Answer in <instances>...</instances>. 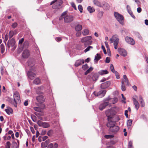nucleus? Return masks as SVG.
Returning <instances> with one entry per match:
<instances>
[{"label":"nucleus","mask_w":148,"mask_h":148,"mask_svg":"<svg viewBox=\"0 0 148 148\" xmlns=\"http://www.w3.org/2000/svg\"><path fill=\"white\" fill-rule=\"evenodd\" d=\"M115 122L110 121H108L106 125L110 128V131L114 133L117 132L119 129V127L115 125Z\"/></svg>","instance_id":"1"},{"label":"nucleus","mask_w":148,"mask_h":148,"mask_svg":"<svg viewBox=\"0 0 148 148\" xmlns=\"http://www.w3.org/2000/svg\"><path fill=\"white\" fill-rule=\"evenodd\" d=\"M116 113V112L113 109L108 110L106 112V114L108 117V121H112L113 116Z\"/></svg>","instance_id":"2"},{"label":"nucleus","mask_w":148,"mask_h":148,"mask_svg":"<svg viewBox=\"0 0 148 148\" xmlns=\"http://www.w3.org/2000/svg\"><path fill=\"white\" fill-rule=\"evenodd\" d=\"M14 103L13 105L14 106L17 107V104L20 103L21 102L19 94L17 92H15L14 94Z\"/></svg>","instance_id":"3"},{"label":"nucleus","mask_w":148,"mask_h":148,"mask_svg":"<svg viewBox=\"0 0 148 148\" xmlns=\"http://www.w3.org/2000/svg\"><path fill=\"white\" fill-rule=\"evenodd\" d=\"M114 16L119 22L121 24L123 25L124 18L123 16L117 12H115L114 13Z\"/></svg>","instance_id":"4"},{"label":"nucleus","mask_w":148,"mask_h":148,"mask_svg":"<svg viewBox=\"0 0 148 148\" xmlns=\"http://www.w3.org/2000/svg\"><path fill=\"white\" fill-rule=\"evenodd\" d=\"M7 45L8 48L12 47V50H14L16 48L15 39L14 38L9 39Z\"/></svg>","instance_id":"5"},{"label":"nucleus","mask_w":148,"mask_h":148,"mask_svg":"<svg viewBox=\"0 0 148 148\" xmlns=\"http://www.w3.org/2000/svg\"><path fill=\"white\" fill-rule=\"evenodd\" d=\"M98 75L97 73L93 72L92 73L88 76V78L90 80H92L93 81H96L98 78Z\"/></svg>","instance_id":"6"},{"label":"nucleus","mask_w":148,"mask_h":148,"mask_svg":"<svg viewBox=\"0 0 148 148\" xmlns=\"http://www.w3.org/2000/svg\"><path fill=\"white\" fill-rule=\"evenodd\" d=\"M106 92V90H100L98 92L95 91L93 92V94L96 96H100L101 97H103L105 96Z\"/></svg>","instance_id":"7"},{"label":"nucleus","mask_w":148,"mask_h":148,"mask_svg":"<svg viewBox=\"0 0 148 148\" xmlns=\"http://www.w3.org/2000/svg\"><path fill=\"white\" fill-rule=\"evenodd\" d=\"M38 63L37 60H36L33 58L29 59L27 62L28 65L31 67H32Z\"/></svg>","instance_id":"8"},{"label":"nucleus","mask_w":148,"mask_h":148,"mask_svg":"<svg viewBox=\"0 0 148 148\" xmlns=\"http://www.w3.org/2000/svg\"><path fill=\"white\" fill-rule=\"evenodd\" d=\"M64 21L65 23H69L72 21L73 20V16L72 15H65L64 16Z\"/></svg>","instance_id":"9"},{"label":"nucleus","mask_w":148,"mask_h":148,"mask_svg":"<svg viewBox=\"0 0 148 148\" xmlns=\"http://www.w3.org/2000/svg\"><path fill=\"white\" fill-rule=\"evenodd\" d=\"M110 102H107L106 100L103 103L100 104L99 107V109L101 110H102L106 106L110 105Z\"/></svg>","instance_id":"10"},{"label":"nucleus","mask_w":148,"mask_h":148,"mask_svg":"<svg viewBox=\"0 0 148 148\" xmlns=\"http://www.w3.org/2000/svg\"><path fill=\"white\" fill-rule=\"evenodd\" d=\"M63 3V1L62 0H59L57 1V2L53 5L52 7L54 9H59L60 6Z\"/></svg>","instance_id":"11"},{"label":"nucleus","mask_w":148,"mask_h":148,"mask_svg":"<svg viewBox=\"0 0 148 148\" xmlns=\"http://www.w3.org/2000/svg\"><path fill=\"white\" fill-rule=\"evenodd\" d=\"M30 55V52L29 50L27 49L24 50L22 54V56L24 58H28Z\"/></svg>","instance_id":"12"},{"label":"nucleus","mask_w":148,"mask_h":148,"mask_svg":"<svg viewBox=\"0 0 148 148\" xmlns=\"http://www.w3.org/2000/svg\"><path fill=\"white\" fill-rule=\"evenodd\" d=\"M118 50L121 55L124 57L127 56V53L125 49L119 48L118 49Z\"/></svg>","instance_id":"13"},{"label":"nucleus","mask_w":148,"mask_h":148,"mask_svg":"<svg viewBox=\"0 0 148 148\" xmlns=\"http://www.w3.org/2000/svg\"><path fill=\"white\" fill-rule=\"evenodd\" d=\"M36 99L37 101L40 104H42L44 103L45 101V99L42 95H39L36 97Z\"/></svg>","instance_id":"14"},{"label":"nucleus","mask_w":148,"mask_h":148,"mask_svg":"<svg viewBox=\"0 0 148 148\" xmlns=\"http://www.w3.org/2000/svg\"><path fill=\"white\" fill-rule=\"evenodd\" d=\"M110 82L109 81H107L102 83L101 84V88L102 89H105L108 87L110 84Z\"/></svg>","instance_id":"15"},{"label":"nucleus","mask_w":148,"mask_h":148,"mask_svg":"<svg viewBox=\"0 0 148 148\" xmlns=\"http://www.w3.org/2000/svg\"><path fill=\"white\" fill-rule=\"evenodd\" d=\"M102 6L101 7L102 8L103 10H109L110 8L109 4L104 1L102 2Z\"/></svg>","instance_id":"16"},{"label":"nucleus","mask_w":148,"mask_h":148,"mask_svg":"<svg viewBox=\"0 0 148 148\" xmlns=\"http://www.w3.org/2000/svg\"><path fill=\"white\" fill-rule=\"evenodd\" d=\"M125 40L127 43L130 44L134 45L135 43V41L132 38H125Z\"/></svg>","instance_id":"17"},{"label":"nucleus","mask_w":148,"mask_h":148,"mask_svg":"<svg viewBox=\"0 0 148 148\" xmlns=\"http://www.w3.org/2000/svg\"><path fill=\"white\" fill-rule=\"evenodd\" d=\"M86 38H83L81 39V42H84V45L85 46L87 45L91 44V42L89 40L86 39Z\"/></svg>","instance_id":"18"},{"label":"nucleus","mask_w":148,"mask_h":148,"mask_svg":"<svg viewBox=\"0 0 148 148\" xmlns=\"http://www.w3.org/2000/svg\"><path fill=\"white\" fill-rule=\"evenodd\" d=\"M118 99L116 98H112L111 99H107L106 100V101L107 102H110V104H114L117 102V101Z\"/></svg>","instance_id":"19"},{"label":"nucleus","mask_w":148,"mask_h":148,"mask_svg":"<svg viewBox=\"0 0 148 148\" xmlns=\"http://www.w3.org/2000/svg\"><path fill=\"white\" fill-rule=\"evenodd\" d=\"M27 75L28 77L31 79L32 80L36 76L35 73L32 71H28L27 73Z\"/></svg>","instance_id":"20"},{"label":"nucleus","mask_w":148,"mask_h":148,"mask_svg":"<svg viewBox=\"0 0 148 148\" xmlns=\"http://www.w3.org/2000/svg\"><path fill=\"white\" fill-rule=\"evenodd\" d=\"M84 63V60L83 59H80L77 60L75 64V65L76 66H78L79 65H81L82 64Z\"/></svg>","instance_id":"21"},{"label":"nucleus","mask_w":148,"mask_h":148,"mask_svg":"<svg viewBox=\"0 0 148 148\" xmlns=\"http://www.w3.org/2000/svg\"><path fill=\"white\" fill-rule=\"evenodd\" d=\"M45 107V106L44 104L42 105V107H34V110L37 112H41L42 110Z\"/></svg>","instance_id":"22"},{"label":"nucleus","mask_w":148,"mask_h":148,"mask_svg":"<svg viewBox=\"0 0 148 148\" xmlns=\"http://www.w3.org/2000/svg\"><path fill=\"white\" fill-rule=\"evenodd\" d=\"M43 89V87L42 86H40L38 87L36 89V92L38 94H42V91Z\"/></svg>","instance_id":"23"},{"label":"nucleus","mask_w":148,"mask_h":148,"mask_svg":"<svg viewBox=\"0 0 148 148\" xmlns=\"http://www.w3.org/2000/svg\"><path fill=\"white\" fill-rule=\"evenodd\" d=\"M133 100L134 103L135 105V108L137 110L139 108V104L135 98H133Z\"/></svg>","instance_id":"24"},{"label":"nucleus","mask_w":148,"mask_h":148,"mask_svg":"<svg viewBox=\"0 0 148 148\" xmlns=\"http://www.w3.org/2000/svg\"><path fill=\"white\" fill-rule=\"evenodd\" d=\"M93 3L95 5L98 7H102V3L99 1L97 0H94L93 1Z\"/></svg>","instance_id":"25"},{"label":"nucleus","mask_w":148,"mask_h":148,"mask_svg":"<svg viewBox=\"0 0 148 148\" xmlns=\"http://www.w3.org/2000/svg\"><path fill=\"white\" fill-rule=\"evenodd\" d=\"M41 82V80L38 77L36 78L33 81V84L37 85L40 84Z\"/></svg>","instance_id":"26"},{"label":"nucleus","mask_w":148,"mask_h":148,"mask_svg":"<svg viewBox=\"0 0 148 148\" xmlns=\"http://www.w3.org/2000/svg\"><path fill=\"white\" fill-rule=\"evenodd\" d=\"M139 99L140 100V101L141 105L142 107H144L145 106V103L142 97L140 95L139 97Z\"/></svg>","instance_id":"27"},{"label":"nucleus","mask_w":148,"mask_h":148,"mask_svg":"<svg viewBox=\"0 0 148 148\" xmlns=\"http://www.w3.org/2000/svg\"><path fill=\"white\" fill-rule=\"evenodd\" d=\"M5 110L9 115H10V114H12L13 112V110L11 108H8V109H5Z\"/></svg>","instance_id":"28"},{"label":"nucleus","mask_w":148,"mask_h":148,"mask_svg":"<svg viewBox=\"0 0 148 148\" xmlns=\"http://www.w3.org/2000/svg\"><path fill=\"white\" fill-rule=\"evenodd\" d=\"M98 73L100 75H103L107 74L108 73V72L106 70H101L98 72Z\"/></svg>","instance_id":"29"},{"label":"nucleus","mask_w":148,"mask_h":148,"mask_svg":"<svg viewBox=\"0 0 148 148\" xmlns=\"http://www.w3.org/2000/svg\"><path fill=\"white\" fill-rule=\"evenodd\" d=\"M75 29L77 31H79L82 29V26L81 25H77L75 27Z\"/></svg>","instance_id":"30"},{"label":"nucleus","mask_w":148,"mask_h":148,"mask_svg":"<svg viewBox=\"0 0 148 148\" xmlns=\"http://www.w3.org/2000/svg\"><path fill=\"white\" fill-rule=\"evenodd\" d=\"M87 10L90 13H92L95 11V9L92 8L90 6H89L87 7Z\"/></svg>","instance_id":"31"},{"label":"nucleus","mask_w":148,"mask_h":148,"mask_svg":"<svg viewBox=\"0 0 148 148\" xmlns=\"http://www.w3.org/2000/svg\"><path fill=\"white\" fill-rule=\"evenodd\" d=\"M12 145L13 148H18L19 147V146L18 145L17 143L14 141L12 142Z\"/></svg>","instance_id":"32"},{"label":"nucleus","mask_w":148,"mask_h":148,"mask_svg":"<svg viewBox=\"0 0 148 148\" xmlns=\"http://www.w3.org/2000/svg\"><path fill=\"white\" fill-rule=\"evenodd\" d=\"M101 58V57L100 55L99 54L97 53V56H96L95 57L94 59L95 62L96 61H98Z\"/></svg>","instance_id":"33"},{"label":"nucleus","mask_w":148,"mask_h":148,"mask_svg":"<svg viewBox=\"0 0 148 148\" xmlns=\"http://www.w3.org/2000/svg\"><path fill=\"white\" fill-rule=\"evenodd\" d=\"M1 52L2 53H3L5 51V46L3 44H2L1 45Z\"/></svg>","instance_id":"34"},{"label":"nucleus","mask_w":148,"mask_h":148,"mask_svg":"<svg viewBox=\"0 0 148 148\" xmlns=\"http://www.w3.org/2000/svg\"><path fill=\"white\" fill-rule=\"evenodd\" d=\"M93 69V68L92 67H90L84 73L85 75H87L89 73L92 71Z\"/></svg>","instance_id":"35"},{"label":"nucleus","mask_w":148,"mask_h":148,"mask_svg":"<svg viewBox=\"0 0 148 148\" xmlns=\"http://www.w3.org/2000/svg\"><path fill=\"white\" fill-rule=\"evenodd\" d=\"M89 33V30L87 29H85L83 31L82 34L84 35H86L88 34Z\"/></svg>","instance_id":"36"},{"label":"nucleus","mask_w":148,"mask_h":148,"mask_svg":"<svg viewBox=\"0 0 148 148\" xmlns=\"http://www.w3.org/2000/svg\"><path fill=\"white\" fill-rule=\"evenodd\" d=\"M42 127L44 128H47L49 127V125L48 123L43 122Z\"/></svg>","instance_id":"37"},{"label":"nucleus","mask_w":148,"mask_h":148,"mask_svg":"<svg viewBox=\"0 0 148 148\" xmlns=\"http://www.w3.org/2000/svg\"><path fill=\"white\" fill-rule=\"evenodd\" d=\"M121 89L123 91H125L126 90V87L124 85V82L123 80L122 81Z\"/></svg>","instance_id":"38"},{"label":"nucleus","mask_w":148,"mask_h":148,"mask_svg":"<svg viewBox=\"0 0 148 148\" xmlns=\"http://www.w3.org/2000/svg\"><path fill=\"white\" fill-rule=\"evenodd\" d=\"M103 11L99 12L97 15V17L99 18H101L103 16Z\"/></svg>","instance_id":"39"},{"label":"nucleus","mask_w":148,"mask_h":148,"mask_svg":"<svg viewBox=\"0 0 148 148\" xmlns=\"http://www.w3.org/2000/svg\"><path fill=\"white\" fill-rule=\"evenodd\" d=\"M114 136L111 135H106L104 136V137L106 139L111 138H113Z\"/></svg>","instance_id":"40"},{"label":"nucleus","mask_w":148,"mask_h":148,"mask_svg":"<svg viewBox=\"0 0 148 148\" xmlns=\"http://www.w3.org/2000/svg\"><path fill=\"white\" fill-rule=\"evenodd\" d=\"M132 144L133 143L132 141H129L128 144V148H134Z\"/></svg>","instance_id":"41"},{"label":"nucleus","mask_w":148,"mask_h":148,"mask_svg":"<svg viewBox=\"0 0 148 148\" xmlns=\"http://www.w3.org/2000/svg\"><path fill=\"white\" fill-rule=\"evenodd\" d=\"M132 122V120L131 119H129L127 121V125L128 126H130L131 125Z\"/></svg>","instance_id":"42"},{"label":"nucleus","mask_w":148,"mask_h":148,"mask_svg":"<svg viewBox=\"0 0 148 148\" xmlns=\"http://www.w3.org/2000/svg\"><path fill=\"white\" fill-rule=\"evenodd\" d=\"M11 145L10 142L9 141H8L6 143L5 145V148H10Z\"/></svg>","instance_id":"43"},{"label":"nucleus","mask_w":148,"mask_h":148,"mask_svg":"<svg viewBox=\"0 0 148 148\" xmlns=\"http://www.w3.org/2000/svg\"><path fill=\"white\" fill-rule=\"evenodd\" d=\"M41 147L42 148H45L47 146V144L44 143H42L41 144Z\"/></svg>","instance_id":"44"},{"label":"nucleus","mask_w":148,"mask_h":148,"mask_svg":"<svg viewBox=\"0 0 148 148\" xmlns=\"http://www.w3.org/2000/svg\"><path fill=\"white\" fill-rule=\"evenodd\" d=\"M110 69L111 71L114 73L115 71L114 69L113 65L112 64H111L110 66Z\"/></svg>","instance_id":"45"},{"label":"nucleus","mask_w":148,"mask_h":148,"mask_svg":"<svg viewBox=\"0 0 148 148\" xmlns=\"http://www.w3.org/2000/svg\"><path fill=\"white\" fill-rule=\"evenodd\" d=\"M53 133V131L52 130H49L47 132V135L49 136H52Z\"/></svg>","instance_id":"46"},{"label":"nucleus","mask_w":148,"mask_h":148,"mask_svg":"<svg viewBox=\"0 0 148 148\" xmlns=\"http://www.w3.org/2000/svg\"><path fill=\"white\" fill-rule=\"evenodd\" d=\"M78 9L80 11L81 13L82 12L83 8L82 5H79L78 6Z\"/></svg>","instance_id":"47"},{"label":"nucleus","mask_w":148,"mask_h":148,"mask_svg":"<svg viewBox=\"0 0 148 148\" xmlns=\"http://www.w3.org/2000/svg\"><path fill=\"white\" fill-rule=\"evenodd\" d=\"M14 35V32L13 31H10V32L9 35L10 37H12Z\"/></svg>","instance_id":"48"},{"label":"nucleus","mask_w":148,"mask_h":148,"mask_svg":"<svg viewBox=\"0 0 148 148\" xmlns=\"http://www.w3.org/2000/svg\"><path fill=\"white\" fill-rule=\"evenodd\" d=\"M90 48H92V47L91 46H88L84 50V52L85 53L86 52H87L89 51Z\"/></svg>","instance_id":"49"},{"label":"nucleus","mask_w":148,"mask_h":148,"mask_svg":"<svg viewBox=\"0 0 148 148\" xmlns=\"http://www.w3.org/2000/svg\"><path fill=\"white\" fill-rule=\"evenodd\" d=\"M17 23L16 22H15L12 24L11 26L13 28H15L17 26Z\"/></svg>","instance_id":"50"},{"label":"nucleus","mask_w":148,"mask_h":148,"mask_svg":"<svg viewBox=\"0 0 148 148\" xmlns=\"http://www.w3.org/2000/svg\"><path fill=\"white\" fill-rule=\"evenodd\" d=\"M31 118L34 122H36V116L33 115L31 116Z\"/></svg>","instance_id":"51"},{"label":"nucleus","mask_w":148,"mask_h":148,"mask_svg":"<svg viewBox=\"0 0 148 148\" xmlns=\"http://www.w3.org/2000/svg\"><path fill=\"white\" fill-rule=\"evenodd\" d=\"M43 122L40 121H38L37 122V123L39 126H42Z\"/></svg>","instance_id":"52"},{"label":"nucleus","mask_w":148,"mask_h":148,"mask_svg":"<svg viewBox=\"0 0 148 148\" xmlns=\"http://www.w3.org/2000/svg\"><path fill=\"white\" fill-rule=\"evenodd\" d=\"M119 39L118 38H116L114 42V45H117L119 43Z\"/></svg>","instance_id":"53"},{"label":"nucleus","mask_w":148,"mask_h":148,"mask_svg":"<svg viewBox=\"0 0 148 148\" xmlns=\"http://www.w3.org/2000/svg\"><path fill=\"white\" fill-rule=\"evenodd\" d=\"M66 13L65 12H64V13H63L61 16L60 17V18H59V20H61L62 18H64V16L66 15Z\"/></svg>","instance_id":"54"},{"label":"nucleus","mask_w":148,"mask_h":148,"mask_svg":"<svg viewBox=\"0 0 148 148\" xmlns=\"http://www.w3.org/2000/svg\"><path fill=\"white\" fill-rule=\"evenodd\" d=\"M101 48L103 49V51L104 52V53L105 54H107V52L105 49V48L104 47V46L103 45H102L101 46Z\"/></svg>","instance_id":"55"},{"label":"nucleus","mask_w":148,"mask_h":148,"mask_svg":"<svg viewBox=\"0 0 148 148\" xmlns=\"http://www.w3.org/2000/svg\"><path fill=\"white\" fill-rule=\"evenodd\" d=\"M82 67L83 69L85 70L88 68V64H86L85 65H83Z\"/></svg>","instance_id":"56"},{"label":"nucleus","mask_w":148,"mask_h":148,"mask_svg":"<svg viewBox=\"0 0 148 148\" xmlns=\"http://www.w3.org/2000/svg\"><path fill=\"white\" fill-rule=\"evenodd\" d=\"M110 61V58L107 57L106 58L105 62L107 63H109Z\"/></svg>","instance_id":"57"},{"label":"nucleus","mask_w":148,"mask_h":148,"mask_svg":"<svg viewBox=\"0 0 148 148\" xmlns=\"http://www.w3.org/2000/svg\"><path fill=\"white\" fill-rule=\"evenodd\" d=\"M114 73L115 74V75H116V78L117 79L119 78H120V77H119V73H118V72H117L116 71Z\"/></svg>","instance_id":"58"},{"label":"nucleus","mask_w":148,"mask_h":148,"mask_svg":"<svg viewBox=\"0 0 148 148\" xmlns=\"http://www.w3.org/2000/svg\"><path fill=\"white\" fill-rule=\"evenodd\" d=\"M24 40V39L23 38L20 39L19 41V44H22V43L23 42Z\"/></svg>","instance_id":"59"},{"label":"nucleus","mask_w":148,"mask_h":148,"mask_svg":"<svg viewBox=\"0 0 148 148\" xmlns=\"http://www.w3.org/2000/svg\"><path fill=\"white\" fill-rule=\"evenodd\" d=\"M47 148H53V145L52 143H50L49 145Z\"/></svg>","instance_id":"60"},{"label":"nucleus","mask_w":148,"mask_h":148,"mask_svg":"<svg viewBox=\"0 0 148 148\" xmlns=\"http://www.w3.org/2000/svg\"><path fill=\"white\" fill-rule=\"evenodd\" d=\"M124 82V83L125 82L126 83L127 85H128L129 84V82L128 79H127L126 80H122Z\"/></svg>","instance_id":"61"},{"label":"nucleus","mask_w":148,"mask_h":148,"mask_svg":"<svg viewBox=\"0 0 148 148\" xmlns=\"http://www.w3.org/2000/svg\"><path fill=\"white\" fill-rule=\"evenodd\" d=\"M128 112V111L127 110H125V115L126 116L127 118L128 117V114L127 113Z\"/></svg>","instance_id":"62"},{"label":"nucleus","mask_w":148,"mask_h":148,"mask_svg":"<svg viewBox=\"0 0 148 148\" xmlns=\"http://www.w3.org/2000/svg\"><path fill=\"white\" fill-rule=\"evenodd\" d=\"M55 39L58 42H59L62 40L61 38H56Z\"/></svg>","instance_id":"63"},{"label":"nucleus","mask_w":148,"mask_h":148,"mask_svg":"<svg viewBox=\"0 0 148 148\" xmlns=\"http://www.w3.org/2000/svg\"><path fill=\"white\" fill-rule=\"evenodd\" d=\"M142 10L141 8L140 7H138L137 8V12L138 13H140L141 12Z\"/></svg>","instance_id":"64"}]
</instances>
